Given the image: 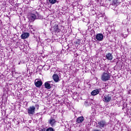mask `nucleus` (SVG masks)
Returning <instances> with one entry per match:
<instances>
[{
  "mask_svg": "<svg viewBox=\"0 0 131 131\" xmlns=\"http://www.w3.org/2000/svg\"><path fill=\"white\" fill-rule=\"evenodd\" d=\"M39 106L38 105V104H36L34 106L32 105L30 106L28 109H27V111H28V113L29 114V115L30 116H32V115H34V114H35V109L36 108L37 109H38Z\"/></svg>",
  "mask_w": 131,
  "mask_h": 131,
  "instance_id": "nucleus-1",
  "label": "nucleus"
},
{
  "mask_svg": "<svg viewBox=\"0 0 131 131\" xmlns=\"http://www.w3.org/2000/svg\"><path fill=\"white\" fill-rule=\"evenodd\" d=\"M111 78V74L109 73L104 72L101 75V79L102 81H107Z\"/></svg>",
  "mask_w": 131,
  "mask_h": 131,
  "instance_id": "nucleus-2",
  "label": "nucleus"
},
{
  "mask_svg": "<svg viewBox=\"0 0 131 131\" xmlns=\"http://www.w3.org/2000/svg\"><path fill=\"white\" fill-rule=\"evenodd\" d=\"M29 20L30 22H33L36 19H38L37 13L35 14H31L28 17Z\"/></svg>",
  "mask_w": 131,
  "mask_h": 131,
  "instance_id": "nucleus-3",
  "label": "nucleus"
},
{
  "mask_svg": "<svg viewBox=\"0 0 131 131\" xmlns=\"http://www.w3.org/2000/svg\"><path fill=\"white\" fill-rule=\"evenodd\" d=\"M107 125V123L105 121H100L98 123V125L96 126L97 127H99L102 129L103 127H105Z\"/></svg>",
  "mask_w": 131,
  "mask_h": 131,
  "instance_id": "nucleus-4",
  "label": "nucleus"
},
{
  "mask_svg": "<svg viewBox=\"0 0 131 131\" xmlns=\"http://www.w3.org/2000/svg\"><path fill=\"white\" fill-rule=\"evenodd\" d=\"M103 100L104 102H105V103H109L110 101H111V95H104Z\"/></svg>",
  "mask_w": 131,
  "mask_h": 131,
  "instance_id": "nucleus-5",
  "label": "nucleus"
},
{
  "mask_svg": "<svg viewBox=\"0 0 131 131\" xmlns=\"http://www.w3.org/2000/svg\"><path fill=\"white\" fill-rule=\"evenodd\" d=\"M56 120L54 118H51L48 120V123L50 124L51 126H55L56 125Z\"/></svg>",
  "mask_w": 131,
  "mask_h": 131,
  "instance_id": "nucleus-6",
  "label": "nucleus"
},
{
  "mask_svg": "<svg viewBox=\"0 0 131 131\" xmlns=\"http://www.w3.org/2000/svg\"><path fill=\"white\" fill-rule=\"evenodd\" d=\"M52 78L55 82H59V81H60L59 75H58L57 74H54L52 76Z\"/></svg>",
  "mask_w": 131,
  "mask_h": 131,
  "instance_id": "nucleus-7",
  "label": "nucleus"
},
{
  "mask_svg": "<svg viewBox=\"0 0 131 131\" xmlns=\"http://www.w3.org/2000/svg\"><path fill=\"white\" fill-rule=\"evenodd\" d=\"M103 37H104V36H103V34L101 33L97 34L96 36V38L97 40H99V41L103 40Z\"/></svg>",
  "mask_w": 131,
  "mask_h": 131,
  "instance_id": "nucleus-8",
  "label": "nucleus"
},
{
  "mask_svg": "<svg viewBox=\"0 0 131 131\" xmlns=\"http://www.w3.org/2000/svg\"><path fill=\"white\" fill-rule=\"evenodd\" d=\"M29 33H23L21 35L20 37L21 39H26V38L29 37Z\"/></svg>",
  "mask_w": 131,
  "mask_h": 131,
  "instance_id": "nucleus-9",
  "label": "nucleus"
},
{
  "mask_svg": "<svg viewBox=\"0 0 131 131\" xmlns=\"http://www.w3.org/2000/svg\"><path fill=\"white\" fill-rule=\"evenodd\" d=\"M51 82L52 81H48L45 82V89H47V90H50V89H52V86H51Z\"/></svg>",
  "mask_w": 131,
  "mask_h": 131,
  "instance_id": "nucleus-10",
  "label": "nucleus"
},
{
  "mask_svg": "<svg viewBox=\"0 0 131 131\" xmlns=\"http://www.w3.org/2000/svg\"><path fill=\"white\" fill-rule=\"evenodd\" d=\"M35 85L37 88H40L41 85H42V81L41 80H39L36 82V80H35Z\"/></svg>",
  "mask_w": 131,
  "mask_h": 131,
  "instance_id": "nucleus-11",
  "label": "nucleus"
},
{
  "mask_svg": "<svg viewBox=\"0 0 131 131\" xmlns=\"http://www.w3.org/2000/svg\"><path fill=\"white\" fill-rule=\"evenodd\" d=\"M83 120H84V118L83 117H79L76 120V122L77 123H81V122H83Z\"/></svg>",
  "mask_w": 131,
  "mask_h": 131,
  "instance_id": "nucleus-12",
  "label": "nucleus"
},
{
  "mask_svg": "<svg viewBox=\"0 0 131 131\" xmlns=\"http://www.w3.org/2000/svg\"><path fill=\"white\" fill-rule=\"evenodd\" d=\"M106 58L110 61H111L112 59H113V56H112V54L111 53H107L106 55Z\"/></svg>",
  "mask_w": 131,
  "mask_h": 131,
  "instance_id": "nucleus-13",
  "label": "nucleus"
},
{
  "mask_svg": "<svg viewBox=\"0 0 131 131\" xmlns=\"http://www.w3.org/2000/svg\"><path fill=\"white\" fill-rule=\"evenodd\" d=\"M99 92L98 90H94L91 92L92 96H96L99 94Z\"/></svg>",
  "mask_w": 131,
  "mask_h": 131,
  "instance_id": "nucleus-14",
  "label": "nucleus"
},
{
  "mask_svg": "<svg viewBox=\"0 0 131 131\" xmlns=\"http://www.w3.org/2000/svg\"><path fill=\"white\" fill-rule=\"evenodd\" d=\"M55 31H59V29L58 28V25H55V26L53 27Z\"/></svg>",
  "mask_w": 131,
  "mask_h": 131,
  "instance_id": "nucleus-15",
  "label": "nucleus"
},
{
  "mask_svg": "<svg viewBox=\"0 0 131 131\" xmlns=\"http://www.w3.org/2000/svg\"><path fill=\"white\" fill-rule=\"evenodd\" d=\"M56 2L57 0H49V3H50V4H52V5H54V4H56Z\"/></svg>",
  "mask_w": 131,
  "mask_h": 131,
  "instance_id": "nucleus-16",
  "label": "nucleus"
},
{
  "mask_svg": "<svg viewBox=\"0 0 131 131\" xmlns=\"http://www.w3.org/2000/svg\"><path fill=\"white\" fill-rule=\"evenodd\" d=\"M46 131H55L54 130V128H53L52 127H49L47 129H46Z\"/></svg>",
  "mask_w": 131,
  "mask_h": 131,
  "instance_id": "nucleus-17",
  "label": "nucleus"
},
{
  "mask_svg": "<svg viewBox=\"0 0 131 131\" xmlns=\"http://www.w3.org/2000/svg\"><path fill=\"white\" fill-rule=\"evenodd\" d=\"M119 2L118 1V0H114V4H115V5H118V4H119Z\"/></svg>",
  "mask_w": 131,
  "mask_h": 131,
  "instance_id": "nucleus-18",
  "label": "nucleus"
},
{
  "mask_svg": "<svg viewBox=\"0 0 131 131\" xmlns=\"http://www.w3.org/2000/svg\"><path fill=\"white\" fill-rule=\"evenodd\" d=\"M39 131H47V129L43 128V129H40Z\"/></svg>",
  "mask_w": 131,
  "mask_h": 131,
  "instance_id": "nucleus-19",
  "label": "nucleus"
},
{
  "mask_svg": "<svg viewBox=\"0 0 131 131\" xmlns=\"http://www.w3.org/2000/svg\"><path fill=\"white\" fill-rule=\"evenodd\" d=\"M93 131H101V130L98 129H95L93 130Z\"/></svg>",
  "mask_w": 131,
  "mask_h": 131,
  "instance_id": "nucleus-20",
  "label": "nucleus"
},
{
  "mask_svg": "<svg viewBox=\"0 0 131 131\" xmlns=\"http://www.w3.org/2000/svg\"><path fill=\"white\" fill-rule=\"evenodd\" d=\"M20 62H18V65H20Z\"/></svg>",
  "mask_w": 131,
  "mask_h": 131,
  "instance_id": "nucleus-21",
  "label": "nucleus"
}]
</instances>
